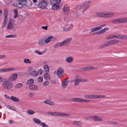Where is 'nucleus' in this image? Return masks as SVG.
Here are the masks:
<instances>
[{
  "label": "nucleus",
  "instance_id": "6e6d98bb",
  "mask_svg": "<svg viewBox=\"0 0 127 127\" xmlns=\"http://www.w3.org/2000/svg\"><path fill=\"white\" fill-rule=\"evenodd\" d=\"M49 83V82L48 81H46L44 82L43 83V85L44 86H46L48 85Z\"/></svg>",
  "mask_w": 127,
  "mask_h": 127
},
{
  "label": "nucleus",
  "instance_id": "5fc2aeb1",
  "mask_svg": "<svg viewBox=\"0 0 127 127\" xmlns=\"http://www.w3.org/2000/svg\"><path fill=\"white\" fill-rule=\"evenodd\" d=\"M97 98V95H92V99H96Z\"/></svg>",
  "mask_w": 127,
  "mask_h": 127
},
{
  "label": "nucleus",
  "instance_id": "79ce46f5",
  "mask_svg": "<svg viewBox=\"0 0 127 127\" xmlns=\"http://www.w3.org/2000/svg\"><path fill=\"white\" fill-rule=\"evenodd\" d=\"M8 68L0 69V72H3L8 71Z\"/></svg>",
  "mask_w": 127,
  "mask_h": 127
},
{
  "label": "nucleus",
  "instance_id": "bb28decb",
  "mask_svg": "<svg viewBox=\"0 0 127 127\" xmlns=\"http://www.w3.org/2000/svg\"><path fill=\"white\" fill-rule=\"evenodd\" d=\"M44 70L46 73L49 72L50 69L49 66L47 64L45 65L44 67Z\"/></svg>",
  "mask_w": 127,
  "mask_h": 127
},
{
  "label": "nucleus",
  "instance_id": "20e7f679",
  "mask_svg": "<svg viewBox=\"0 0 127 127\" xmlns=\"http://www.w3.org/2000/svg\"><path fill=\"white\" fill-rule=\"evenodd\" d=\"M113 24H121L127 22V18L122 17L115 19L112 20Z\"/></svg>",
  "mask_w": 127,
  "mask_h": 127
},
{
  "label": "nucleus",
  "instance_id": "cd10ccee",
  "mask_svg": "<svg viewBox=\"0 0 127 127\" xmlns=\"http://www.w3.org/2000/svg\"><path fill=\"white\" fill-rule=\"evenodd\" d=\"M60 6L59 3H56L54 4L52 7V9L53 10H56Z\"/></svg>",
  "mask_w": 127,
  "mask_h": 127
},
{
  "label": "nucleus",
  "instance_id": "a878e982",
  "mask_svg": "<svg viewBox=\"0 0 127 127\" xmlns=\"http://www.w3.org/2000/svg\"><path fill=\"white\" fill-rule=\"evenodd\" d=\"M110 44L111 45L115 44L119 42V41L117 39L112 40L110 41Z\"/></svg>",
  "mask_w": 127,
  "mask_h": 127
},
{
  "label": "nucleus",
  "instance_id": "4be33fe9",
  "mask_svg": "<svg viewBox=\"0 0 127 127\" xmlns=\"http://www.w3.org/2000/svg\"><path fill=\"white\" fill-rule=\"evenodd\" d=\"M65 60L66 62L68 63H71L73 61V58L72 57H69L66 58Z\"/></svg>",
  "mask_w": 127,
  "mask_h": 127
},
{
  "label": "nucleus",
  "instance_id": "2eb2a0df",
  "mask_svg": "<svg viewBox=\"0 0 127 127\" xmlns=\"http://www.w3.org/2000/svg\"><path fill=\"white\" fill-rule=\"evenodd\" d=\"M109 30V28H105L101 30L97 33V34L99 35L101 34H102L104 33L107 31H108Z\"/></svg>",
  "mask_w": 127,
  "mask_h": 127
},
{
  "label": "nucleus",
  "instance_id": "0e129e2a",
  "mask_svg": "<svg viewBox=\"0 0 127 127\" xmlns=\"http://www.w3.org/2000/svg\"><path fill=\"white\" fill-rule=\"evenodd\" d=\"M122 39H126L127 38V35H122Z\"/></svg>",
  "mask_w": 127,
  "mask_h": 127
},
{
  "label": "nucleus",
  "instance_id": "ddd939ff",
  "mask_svg": "<svg viewBox=\"0 0 127 127\" xmlns=\"http://www.w3.org/2000/svg\"><path fill=\"white\" fill-rule=\"evenodd\" d=\"M68 78H65L62 82V86L63 89H65L67 85L68 82Z\"/></svg>",
  "mask_w": 127,
  "mask_h": 127
},
{
  "label": "nucleus",
  "instance_id": "393cba45",
  "mask_svg": "<svg viewBox=\"0 0 127 127\" xmlns=\"http://www.w3.org/2000/svg\"><path fill=\"white\" fill-rule=\"evenodd\" d=\"M23 86V84L22 83H18L14 86V87L16 89H19L21 88Z\"/></svg>",
  "mask_w": 127,
  "mask_h": 127
},
{
  "label": "nucleus",
  "instance_id": "a19ab883",
  "mask_svg": "<svg viewBox=\"0 0 127 127\" xmlns=\"http://www.w3.org/2000/svg\"><path fill=\"white\" fill-rule=\"evenodd\" d=\"M16 35H10L6 36V37L7 38L10 37H16Z\"/></svg>",
  "mask_w": 127,
  "mask_h": 127
},
{
  "label": "nucleus",
  "instance_id": "ea45409f",
  "mask_svg": "<svg viewBox=\"0 0 127 127\" xmlns=\"http://www.w3.org/2000/svg\"><path fill=\"white\" fill-rule=\"evenodd\" d=\"M27 112L29 114L32 115L34 114L35 113L31 109L29 110Z\"/></svg>",
  "mask_w": 127,
  "mask_h": 127
},
{
  "label": "nucleus",
  "instance_id": "49530a36",
  "mask_svg": "<svg viewBox=\"0 0 127 127\" xmlns=\"http://www.w3.org/2000/svg\"><path fill=\"white\" fill-rule=\"evenodd\" d=\"M115 38H118L119 39H122V35L116 34L115 35Z\"/></svg>",
  "mask_w": 127,
  "mask_h": 127
},
{
  "label": "nucleus",
  "instance_id": "0eeeda50",
  "mask_svg": "<svg viewBox=\"0 0 127 127\" xmlns=\"http://www.w3.org/2000/svg\"><path fill=\"white\" fill-rule=\"evenodd\" d=\"M91 119H93L94 120L95 122L98 121L101 122L103 121V119L101 117L97 116L89 117L87 118V120H90Z\"/></svg>",
  "mask_w": 127,
  "mask_h": 127
},
{
  "label": "nucleus",
  "instance_id": "39448f33",
  "mask_svg": "<svg viewBox=\"0 0 127 127\" xmlns=\"http://www.w3.org/2000/svg\"><path fill=\"white\" fill-rule=\"evenodd\" d=\"M38 2L39 7L42 9H46L47 7V3L45 0H41L39 1Z\"/></svg>",
  "mask_w": 127,
  "mask_h": 127
},
{
  "label": "nucleus",
  "instance_id": "423d86ee",
  "mask_svg": "<svg viewBox=\"0 0 127 127\" xmlns=\"http://www.w3.org/2000/svg\"><path fill=\"white\" fill-rule=\"evenodd\" d=\"M72 101L76 102L87 103H88L90 102V100H88L83 99L79 98H73L71 99Z\"/></svg>",
  "mask_w": 127,
  "mask_h": 127
},
{
  "label": "nucleus",
  "instance_id": "72a5a7b5",
  "mask_svg": "<svg viewBox=\"0 0 127 127\" xmlns=\"http://www.w3.org/2000/svg\"><path fill=\"white\" fill-rule=\"evenodd\" d=\"M33 82L34 81L32 79H30L27 81V84L28 85H30L32 84L33 83Z\"/></svg>",
  "mask_w": 127,
  "mask_h": 127
},
{
  "label": "nucleus",
  "instance_id": "13d9d810",
  "mask_svg": "<svg viewBox=\"0 0 127 127\" xmlns=\"http://www.w3.org/2000/svg\"><path fill=\"white\" fill-rule=\"evenodd\" d=\"M37 80L39 82L43 81V78L41 77H39L38 79Z\"/></svg>",
  "mask_w": 127,
  "mask_h": 127
},
{
  "label": "nucleus",
  "instance_id": "4c0bfd02",
  "mask_svg": "<svg viewBox=\"0 0 127 127\" xmlns=\"http://www.w3.org/2000/svg\"><path fill=\"white\" fill-rule=\"evenodd\" d=\"M24 62L25 63L27 64L29 63L31 64V61H30L29 59H25L24 60Z\"/></svg>",
  "mask_w": 127,
  "mask_h": 127
},
{
  "label": "nucleus",
  "instance_id": "6e6552de",
  "mask_svg": "<svg viewBox=\"0 0 127 127\" xmlns=\"http://www.w3.org/2000/svg\"><path fill=\"white\" fill-rule=\"evenodd\" d=\"M73 81L74 82V85L78 86L79 83L81 82H87V80L86 79H76L73 80Z\"/></svg>",
  "mask_w": 127,
  "mask_h": 127
},
{
  "label": "nucleus",
  "instance_id": "864d4df0",
  "mask_svg": "<svg viewBox=\"0 0 127 127\" xmlns=\"http://www.w3.org/2000/svg\"><path fill=\"white\" fill-rule=\"evenodd\" d=\"M96 16L101 17V12H99L96 13Z\"/></svg>",
  "mask_w": 127,
  "mask_h": 127
},
{
  "label": "nucleus",
  "instance_id": "37998d69",
  "mask_svg": "<svg viewBox=\"0 0 127 127\" xmlns=\"http://www.w3.org/2000/svg\"><path fill=\"white\" fill-rule=\"evenodd\" d=\"M115 35H111L110 36L107 37L106 39H113L115 38Z\"/></svg>",
  "mask_w": 127,
  "mask_h": 127
},
{
  "label": "nucleus",
  "instance_id": "9d476101",
  "mask_svg": "<svg viewBox=\"0 0 127 127\" xmlns=\"http://www.w3.org/2000/svg\"><path fill=\"white\" fill-rule=\"evenodd\" d=\"M71 40L72 38H70L64 40L62 42L63 46L68 45L70 44V41Z\"/></svg>",
  "mask_w": 127,
  "mask_h": 127
},
{
  "label": "nucleus",
  "instance_id": "f257e3e1",
  "mask_svg": "<svg viewBox=\"0 0 127 127\" xmlns=\"http://www.w3.org/2000/svg\"><path fill=\"white\" fill-rule=\"evenodd\" d=\"M2 86L4 89L9 90H10L13 88V85L11 82L6 80L2 83Z\"/></svg>",
  "mask_w": 127,
  "mask_h": 127
},
{
  "label": "nucleus",
  "instance_id": "774afa93",
  "mask_svg": "<svg viewBox=\"0 0 127 127\" xmlns=\"http://www.w3.org/2000/svg\"><path fill=\"white\" fill-rule=\"evenodd\" d=\"M38 72V73H40V74H41L43 72V71L42 70L40 69L39 70Z\"/></svg>",
  "mask_w": 127,
  "mask_h": 127
},
{
  "label": "nucleus",
  "instance_id": "c85d7f7f",
  "mask_svg": "<svg viewBox=\"0 0 127 127\" xmlns=\"http://www.w3.org/2000/svg\"><path fill=\"white\" fill-rule=\"evenodd\" d=\"M48 73H46L44 74V77L45 79L47 80H50L51 79L50 76V75L48 74Z\"/></svg>",
  "mask_w": 127,
  "mask_h": 127
},
{
  "label": "nucleus",
  "instance_id": "473e14b6",
  "mask_svg": "<svg viewBox=\"0 0 127 127\" xmlns=\"http://www.w3.org/2000/svg\"><path fill=\"white\" fill-rule=\"evenodd\" d=\"M83 8V6L82 5V3H81L80 4L76 6L74 8V9L76 10H77Z\"/></svg>",
  "mask_w": 127,
  "mask_h": 127
},
{
  "label": "nucleus",
  "instance_id": "4468645a",
  "mask_svg": "<svg viewBox=\"0 0 127 127\" xmlns=\"http://www.w3.org/2000/svg\"><path fill=\"white\" fill-rule=\"evenodd\" d=\"M84 71H88L89 70L92 69L93 70H97L98 69V67L95 68L92 66H89L87 67L82 68Z\"/></svg>",
  "mask_w": 127,
  "mask_h": 127
},
{
  "label": "nucleus",
  "instance_id": "052dcab7",
  "mask_svg": "<svg viewBox=\"0 0 127 127\" xmlns=\"http://www.w3.org/2000/svg\"><path fill=\"white\" fill-rule=\"evenodd\" d=\"M35 52L36 54H37L39 55H42V54L41 52L39 51H38L36 50L35 51Z\"/></svg>",
  "mask_w": 127,
  "mask_h": 127
},
{
  "label": "nucleus",
  "instance_id": "7ed1b4c3",
  "mask_svg": "<svg viewBox=\"0 0 127 127\" xmlns=\"http://www.w3.org/2000/svg\"><path fill=\"white\" fill-rule=\"evenodd\" d=\"M49 115H51L55 116H69L70 115L68 114H65L62 113H60L59 112H49L47 113Z\"/></svg>",
  "mask_w": 127,
  "mask_h": 127
},
{
  "label": "nucleus",
  "instance_id": "f03ea898",
  "mask_svg": "<svg viewBox=\"0 0 127 127\" xmlns=\"http://www.w3.org/2000/svg\"><path fill=\"white\" fill-rule=\"evenodd\" d=\"M18 1V5H17L18 7L20 8H22L24 6V5L25 7H29L31 6V4L30 5H28L27 3V0H17ZM30 4H32L31 2H28Z\"/></svg>",
  "mask_w": 127,
  "mask_h": 127
},
{
  "label": "nucleus",
  "instance_id": "c03bdc74",
  "mask_svg": "<svg viewBox=\"0 0 127 127\" xmlns=\"http://www.w3.org/2000/svg\"><path fill=\"white\" fill-rule=\"evenodd\" d=\"M40 125L43 127H49V126L44 123L41 122Z\"/></svg>",
  "mask_w": 127,
  "mask_h": 127
},
{
  "label": "nucleus",
  "instance_id": "2f4dec72",
  "mask_svg": "<svg viewBox=\"0 0 127 127\" xmlns=\"http://www.w3.org/2000/svg\"><path fill=\"white\" fill-rule=\"evenodd\" d=\"M33 120L35 123L38 124L40 125L42 122L40 120L36 118H33Z\"/></svg>",
  "mask_w": 127,
  "mask_h": 127
},
{
  "label": "nucleus",
  "instance_id": "7c9ffc66",
  "mask_svg": "<svg viewBox=\"0 0 127 127\" xmlns=\"http://www.w3.org/2000/svg\"><path fill=\"white\" fill-rule=\"evenodd\" d=\"M73 28V26L72 24H71V26L68 28H65L63 29V31L65 32L69 31L72 30Z\"/></svg>",
  "mask_w": 127,
  "mask_h": 127
},
{
  "label": "nucleus",
  "instance_id": "bf43d9fd",
  "mask_svg": "<svg viewBox=\"0 0 127 127\" xmlns=\"http://www.w3.org/2000/svg\"><path fill=\"white\" fill-rule=\"evenodd\" d=\"M104 44L106 47L109 46L110 45H111L110 41H108L107 42L105 43Z\"/></svg>",
  "mask_w": 127,
  "mask_h": 127
},
{
  "label": "nucleus",
  "instance_id": "f3484780",
  "mask_svg": "<svg viewBox=\"0 0 127 127\" xmlns=\"http://www.w3.org/2000/svg\"><path fill=\"white\" fill-rule=\"evenodd\" d=\"M114 14L112 12H110L106 13V18H111L113 17Z\"/></svg>",
  "mask_w": 127,
  "mask_h": 127
},
{
  "label": "nucleus",
  "instance_id": "e433bc0d",
  "mask_svg": "<svg viewBox=\"0 0 127 127\" xmlns=\"http://www.w3.org/2000/svg\"><path fill=\"white\" fill-rule=\"evenodd\" d=\"M14 25H8V27L7 28V30L10 29V30H12L13 29Z\"/></svg>",
  "mask_w": 127,
  "mask_h": 127
},
{
  "label": "nucleus",
  "instance_id": "a211bd4d",
  "mask_svg": "<svg viewBox=\"0 0 127 127\" xmlns=\"http://www.w3.org/2000/svg\"><path fill=\"white\" fill-rule=\"evenodd\" d=\"M54 40V39L53 37L50 36L45 40V44L48 43L50 41H53Z\"/></svg>",
  "mask_w": 127,
  "mask_h": 127
},
{
  "label": "nucleus",
  "instance_id": "58836bf2",
  "mask_svg": "<svg viewBox=\"0 0 127 127\" xmlns=\"http://www.w3.org/2000/svg\"><path fill=\"white\" fill-rule=\"evenodd\" d=\"M73 123L75 124L76 125H82L80 121H73Z\"/></svg>",
  "mask_w": 127,
  "mask_h": 127
},
{
  "label": "nucleus",
  "instance_id": "a18cd8bd",
  "mask_svg": "<svg viewBox=\"0 0 127 127\" xmlns=\"http://www.w3.org/2000/svg\"><path fill=\"white\" fill-rule=\"evenodd\" d=\"M115 38H118L119 39H122V35L116 34L115 35Z\"/></svg>",
  "mask_w": 127,
  "mask_h": 127
},
{
  "label": "nucleus",
  "instance_id": "603ef678",
  "mask_svg": "<svg viewBox=\"0 0 127 127\" xmlns=\"http://www.w3.org/2000/svg\"><path fill=\"white\" fill-rule=\"evenodd\" d=\"M101 17L106 18V13L101 12Z\"/></svg>",
  "mask_w": 127,
  "mask_h": 127
},
{
  "label": "nucleus",
  "instance_id": "c756f323",
  "mask_svg": "<svg viewBox=\"0 0 127 127\" xmlns=\"http://www.w3.org/2000/svg\"><path fill=\"white\" fill-rule=\"evenodd\" d=\"M44 40L43 39L41 38L39 40L38 42V44L40 45H43L46 44L44 43Z\"/></svg>",
  "mask_w": 127,
  "mask_h": 127
},
{
  "label": "nucleus",
  "instance_id": "1a4fd4ad",
  "mask_svg": "<svg viewBox=\"0 0 127 127\" xmlns=\"http://www.w3.org/2000/svg\"><path fill=\"white\" fill-rule=\"evenodd\" d=\"M64 73V71L63 68L61 67H59L57 70V74L59 78H61V76H62Z\"/></svg>",
  "mask_w": 127,
  "mask_h": 127
},
{
  "label": "nucleus",
  "instance_id": "aec40b11",
  "mask_svg": "<svg viewBox=\"0 0 127 127\" xmlns=\"http://www.w3.org/2000/svg\"><path fill=\"white\" fill-rule=\"evenodd\" d=\"M8 12L7 10V9H5V11L4 13V21L7 22L8 21L7 16L8 15Z\"/></svg>",
  "mask_w": 127,
  "mask_h": 127
},
{
  "label": "nucleus",
  "instance_id": "9b49d317",
  "mask_svg": "<svg viewBox=\"0 0 127 127\" xmlns=\"http://www.w3.org/2000/svg\"><path fill=\"white\" fill-rule=\"evenodd\" d=\"M17 75L16 73H13L11 74L9 78V80L13 81L16 80L17 78Z\"/></svg>",
  "mask_w": 127,
  "mask_h": 127
},
{
  "label": "nucleus",
  "instance_id": "09e8293b",
  "mask_svg": "<svg viewBox=\"0 0 127 127\" xmlns=\"http://www.w3.org/2000/svg\"><path fill=\"white\" fill-rule=\"evenodd\" d=\"M106 47V46H105V44L104 43L102 44L99 45V46L98 48L99 49L103 48Z\"/></svg>",
  "mask_w": 127,
  "mask_h": 127
},
{
  "label": "nucleus",
  "instance_id": "5701e85b",
  "mask_svg": "<svg viewBox=\"0 0 127 127\" xmlns=\"http://www.w3.org/2000/svg\"><path fill=\"white\" fill-rule=\"evenodd\" d=\"M69 6L65 5L63 8V11L64 12H67L69 10Z\"/></svg>",
  "mask_w": 127,
  "mask_h": 127
},
{
  "label": "nucleus",
  "instance_id": "69168bd1",
  "mask_svg": "<svg viewBox=\"0 0 127 127\" xmlns=\"http://www.w3.org/2000/svg\"><path fill=\"white\" fill-rule=\"evenodd\" d=\"M41 28L45 30H47L48 29V27L47 26H42L41 27Z\"/></svg>",
  "mask_w": 127,
  "mask_h": 127
},
{
  "label": "nucleus",
  "instance_id": "dca6fc26",
  "mask_svg": "<svg viewBox=\"0 0 127 127\" xmlns=\"http://www.w3.org/2000/svg\"><path fill=\"white\" fill-rule=\"evenodd\" d=\"M29 74L30 75L34 77L38 76L39 74L38 72L34 71L30 72Z\"/></svg>",
  "mask_w": 127,
  "mask_h": 127
},
{
  "label": "nucleus",
  "instance_id": "f8f14e48",
  "mask_svg": "<svg viewBox=\"0 0 127 127\" xmlns=\"http://www.w3.org/2000/svg\"><path fill=\"white\" fill-rule=\"evenodd\" d=\"M92 2V1H86L82 3V5L83 6V8L85 7L86 8L88 7V8H89L90 6V4Z\"/></svg>",
  "mask_w": 127,
  "mask_h": 127
},
{
  "label": "nucleus",
  "instance_id": "412c9836",
  "mask_svg": "<svg viewBox=\"0 0 127 127\" xmlns=\"http://www.w3.org/2000/svg\"><path fill=\"white\" fill-rule=\"evenodd\" d=\"M38 86L35 85H31L29 87V89L31 90H36L38 89Z\"/></svg>",
  "mask_w": 127,
  "mask_h": 127
},
{
  "label": "nucleus",
  "instance_id": "680f3d73",
  "mask_svg": "<svg viewBox=\"0 0 127 127\" xmlns=\"http://www.w3.org/2000/svg\"><path fill=\"white\" fill-rule=\"evenodd\" d=\"M6 107L7 108H9V109L15 111V110H14V109H12V108H13V106H10L9 105H6Z\"/></svg>",
  "mask_w": 127,
  "mask_h": 127
},
{
  "label": "nucleus",
  "instance_id": "e2e57ef3",
  "mask_svg": "<svg viewBox=\"0 0 127 127\" xmlns=\"http://www.w3.org/2000/svg\"><path fill=\"white\" fill-rule=\"evenodd\" d=\"M98 98L104 97H105V95H97Z\"/></svg>",
  "mask_w": 127,
  "mask_h": 127
},
{
  "label": "nucleus",
  "instance_id": "338daca9",
  "mask_svg": "<svg viewBox=\"0 0 127 127\" xmlns=\"http://www.w3.org/2000/svg\"><path fill=\"white\" fill-rule=\"evenodd\" d=\"M5 57V56L4 55H0V59H3Z\"/></svg>",
  "mask_w": 127,
  "mask_h": 127
},
{
  "label": "nucleus",
  "instance_id": "8fccbe9b",
  "mask_svg": "<svg viewBox=\"0 0 127 127\" xmlns=\"http://www.w3.org/2000/svg\"><path fill=\"white\" fill-rule=\"evenodd\" d=\"M84 97L86 98L92 99V95H85Z\"/></svg>",
  "mask_w": 127,
  "mask_h": 127
},
{
  "label": "nucleus",
  "instance_id": "de8ad7c7",
  "mask_svg": "<svg viewBox=\"0 0 127 127\" xmlns=\"http://www.w3.org/2000/svg\"><path fill=\"white\" fill-rule=\"evenodd\" d=\"M115 38H118L119 39H122V35L116 34L115 35Z\"/></svg>",
  "mask_w": 127,
  "mask_h": 127
},
{
  "label": "nucleus",
  "instance_id": "f704fd0d",
  "mask_svg": "<svg viewBox=\"0 0 127 127\" xmlns=\"http://www.w3.org/2000/svg\"><path fill=\"white\" fill-rule=\"evenodd\" d=\"M60 47L63 46V45L62 43V42H59L56 44L54 46V47L55 48H57L59 46Z\"/></svg>",
  "mask_w": 127,
  "mask_h": 127
},
{
  "label": "nucleus",
  "instance_id": "c9c22d12",
  "mask_svg": "<svg viewBox=\"0 0 127 127\" xmlns=\"http://www.w3.org/2000/svg\"><path fill=\"white\" fill-rule=\"evenodd\" d=\"M10 99L12 100L15 102H18L19 101V99L17 97L14 96H11Z\"/></svg>",
  "mask_w": 127,
  "mask_h": 127
},
{
  "label": "nucleus",
  "instance_id": "6ab92c4d",
  "mask_svg": "<svg viewBox=\"0 0 127 127\" xmlns=\"http://www.w3.org/2000/svg\"><path fill=\"white\" fill-rule=\"evenodd\" d=\"M44 103L46 104L50 105H54L55 104V103L54 102L51 101L47 99L46 100L44 101Z\"/></svg>",
  "mask_w": 127,
  "mask_h": 127
},
{
  "label": "nucleus",
  "instance_id": "4d7b16f0",
  "mask_svg": "<svg viewBox=\"0 0 127 127\" xmlns=\"http://www.w3.org/2000/svg\"><path fill=\"white\" fill-rule=\"evenodd\" d=\"M91 31L89 32L90 33H91L96 31L94 28H91Z\"/></svg>",
  "mask_w": 127,
  "mask_h": 127
},
{
  "label": "nucleus",
  "instance_id": "3c124183",
  "mask_svg": "<svg viewBox=\"0 0 127 127\" xmlns=\"http://www.w3.org/2000/svg\"><path fill=\"white\" fill-rule=\"evenodd\" d=\"M8 25H14V23L13 22V20L11 19L9 20Z\"/></svg>",
  "mask_w": 127,
  "mask_h": 127
},
{
  "label": "nucleus",
  "instance_id": "b1692460",
  "mask_svg": "<svg viewBox=\"0 0 127 127\" xmlns=\"http://www.w3.org/2000/svg\"><path fill=\"white\" fill-rule=\"evenodd\" d=\"M106 26V24H103L98 27H94L96 31H98L100 30L103 27H105Z\"/></svg>",
  "mask_w": 127,
  "mask_h": 127
}]
</instances>
